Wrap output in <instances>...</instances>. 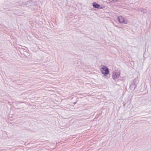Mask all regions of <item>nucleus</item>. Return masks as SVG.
<instances>
[{
    "label": "nucleus",
    "instance_id": "obj_1",
    "mask_svg": "<svg viewBox=\"0 0 151 151\" xmlns=\"http://www.w3.org/2000/svg\"><path fill=\"white\" fill-rule=\"evenodd\" d=\"M101 72L104 75H107L109 73V71L108 69L106 66L104 65H102L100 69Z\"/></svg>",
    "mask_w": 151,
    "mask_h": 151
},
{
    "label": "nucleus",
    "instance_id": "obj_2",
    "mask_svg": "<svg viewBox=\"0 0 151 151\" xmlns=\"http://www.w3.org/2000/svg\"><path fill=\"white\" fill-rule=\"evenodd\" d=\"M117 19L120 23H124L125 24H127L128 22L126 19H124V18L122 16H119L118 17Z\"/></svg>",
    "mask_w": 151,
    "mask_h": 151
},
{
    "label": "nucleus",
    "instance_id": "obj_3",
    "mask_svg": "<svg viewBox=\"0 0 151 151\" xmlns=\"http://www.w3.org/2000/svg\"><path fill=\"white\" fill-rule=\"evenodd\" d=\"M119 72H116V71H114L113 73L112 78L114 79H115L118 78L120 75Z\"/></svg>",
    "mask_w": 151,
    "mask_h": 151
},
{
    "label": "nucleus",
    "instance_id": "obj_4",
    "mask_svg": "<svg viewBox=\"0 0 151 151\" xmlns=\"http://www.w3.org/2000/svg\"><path fill=\"white\" fill-rule=\"evenodd\" d=\"M93 5L94 8L99 9V8L100 7V5L96 3L93 2Z\"/></svg>",
    "mask_w": 151,
    "mask_h": 151
},
{
    "label": "nucleus",
    "instance_id": "obj_5",
    "mask_svg": "<svg viewBox=\"0 0 151 151\" xmlns=\"http://www.w3.org/2000/svg\"><path fill=\"white\" fill-rule=\"evenodd\" d=\"M137 81V79H135L134 80V83H135H135H136V81Z\"/></svg>",
    "mask_w": 151,
    "mask_h": 151
},
{
    "label": "nucleus",
    "instance_id": "obj_6",
    "mask_svg": "<svg viewBox=\"0 0 151 151\" xmlns=\"http://www.w3.org/2000/svg\"><path fill=\"white\" fill-rule=\"evenodd\" d=\"M117 0H114V1H117Z\"/></svg>",
    "mask_w": 151,
    "mask_h": 151
}]
</instances>
